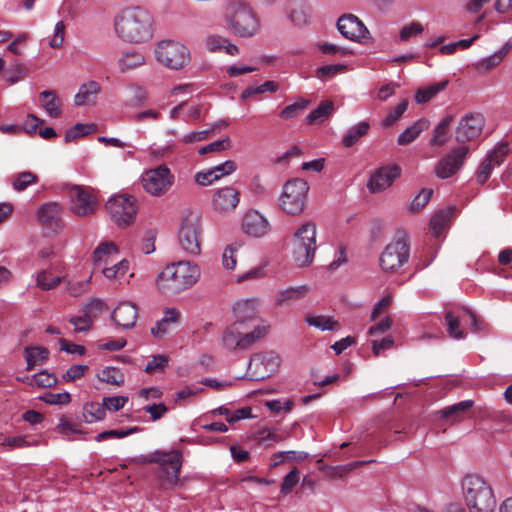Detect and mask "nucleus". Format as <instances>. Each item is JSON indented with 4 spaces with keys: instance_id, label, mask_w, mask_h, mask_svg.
<instances>
[{
    "instance_id": "f257e3e1",
    "label": "nucleus",
    "mask_w": 512,
    "mask_h": 512,
    "mask_svg": "<svg viewBox=\"0 0 512 512\" xmlns=\"http://www.w3.org/2000/svg\"><path fill=\"white\" fill-rule=\"evenodd\" d=\"M114 28L117 36L124 42L145 43L153 37L154 19L146 9L127 8L115 18Z\"/></svg>"
},
{
    "instance_id": "f03ea898",
    "label": "nucleus",
    "mask_w": 512,
    "mask_h": 512,
    "mask_svg": "<svg viewBox=\"0 0 512 512\" xmlns=\"http://www.w3.org/2000/svg\"><path fill=\"white\" fill-rule=\"evenodd\" d=\"M200 278V268L190 261L172 262L158 274L156 289L164 295H177L194 286Z\"/></svg>"
},
{
    "instance_id": "7ed1b4c3",
    "label": "nucleus",
    "mask_w": 512,
    "mask_h": 512,
    "mask_svg": "<svg viewBox=\"0 0 512 512\" xmlns=\"http://www.w3.org/2000/svg\"><path fill=\"white\" fill-rule=\"evenodd\" d=\"M461 491L469 512H495L497 501L494 491L483 477L465 475L461 480Z\"/></svg>"
},
{
    "instance_id": "20e7f679",
    "label": "nucleus",
    "mask_w": 512,
    "mask_h": 512,
    "mask_svg": "<svg viewBox=\"0 0 512 512\" xmlns=\"http://www.w3.org/2000/svg\"><path fill=\"white\" fill-rule=\"evenodd\" d=\"M132 461L136 464H159L161 467L160 485L165 490L172 489L179 484L182 454L178 450L170 452L157 450L150 455H140Z\"/></svg>"
},
{
    "instance_id": "39448f33",
    "label": "nucleus",
    "mask_w": 512,
    "mask_h": 512,
    "mask_svg": "<svg viewBox=\"0 0 512 512\" xmlns=\"http://www.w3.org/2000/svg\"><path fill=\"white\" fill-rule=\"evenodd\" d=\"M224 19L227 28L242 38H251L260 30V22L255 13L248 4L242 1L229 2Z\"/></svg>"
},
{
    "instance_id": "423d86ee",
    "label": "nucleus",
    "mask_w": 512,
    "mask_h": 512,
    "mask_svg": "<svg viewBox=\"0 0 512 512\" xmlns=\"http://www.w3.org/2000/svg\"><path fill=\"white\" fill-rule=\"evenodd\" d=\"M269 330L265 324L253 325V329L245 327L240 322H233L222 335L224 347L230 351L247 350L263 338Z\"/></svg>"
},
{
    "instance_id": "0eeeda50",
    "label": "nucleus",
    "mask_w": 512,
    "mask_h": 512,
    "mask_svg": "<svg viewBox=\"0 0 512 512\" xmlns=\"http://www.w3.org/2000/svg\"><path fill=\"white\" fill-rule=\"evenodd\" d=\"M317 226L314 222H306L299 226L293 234V258L298 266H308L313 262L316 245Z\"/></svg>"
},
{
    "instance_id": "6e6552de",
    "label": "nucleus",
    "mask_w": 512,
    "mask_h": 512,
    "mask_svg": "<svg viewBox=\"0 0 512 512\" xmlns=\"http://www.w3.org/2000/svg\"><path fill=\"white\" fill-rule=\"evenodd\" d=\"M308 191L309 186L303 179L288 180L283 185L279 197L280 208L289 215L301 214L305 208Z\"/></svg>"
},
{
    "instance_id": "1a4fd4ad",
    "label": "nucleus",
    "mask_w": 512,
    "mask_h": 512,
    "mask_svg": "<svg viewBox=\"0 0 512 512\" xmlns=\"http://www.w3.org/2000/svg\"><path fill=\"white\" fill-rule=\"evenodd\" d=\"M201 222L197 212L189 211L181 219L178 242L188 254L198 255L201 251Z\"/></svg>"
},
{
    "instance_id": "9d476101",
    "label": "nucleus",
    "mask_w": 512,
    "mask_h": 512,
    "mask_svg": "<svg viewBox=\"0 0 512 512\" xmlns=\"http://www.w3.org/2000/svg\"><path fill=\"white\" fill-rule=\"evenodd\" d=\"M155 53L157 60L172 70L183 69L191 60L188 48L182 43L172 40L160 42Z\"/></svg>"
},
{
    "instance_id": "9b49d317",
    "label": "nucleus",
    "mask_w": 512,
    "mask_h": 512,
    "mask_svg": "<svg viewBox=\"0 0 512 512\" xmlns=\"http://www.w3.org/2000/svg\"><path fill=\"white\" fill-rule=\"evenodd\" d=\"M66 189L70 204L69 208L74 215L89 217L95 214L98 208V200L92 188L81 185H68Z\"/></svg>"
},
{
    "instance_id": "f8f14e48",
    "label": "nucleus",
    "mask_w": 512,
    "mask_h": 512,
    "mask_svg": "<svg viewBox=\"0 0 512 512\" xmlns=\"http://www.w3.org/2000/svg\"><path fill=\"white\" fill-rule=\"evenodd\" d=\"M175 182V177L166 165L145 171L141 176L143 189L150 195L161 197L165 195Z\"/></svg>"
},
{
    "instance_id": "ddd939ff",
    "label": "nucleus",
    "mask_w": 512,
    "mask_h": 512,
    "mask_svg": "<svg viewBox=\"0 0 512 512\" xmlns=\"http://www.w3.org/2000/svg\"><path fill=\"white\" fill-rule=\"evenodd\" d=\"M112 221L120 227L131 225L137 213L136 200L130 195H116L106 203Z\"/></svg>"
},
{
    "instance_id": "4468645a",
    "label": "nucleus",
    "mask_w": 512,
    "mask_h": 512,
    "mask_svg": "<svg viewBox=\"0 0 512 512\" xmlns=\"http://www.w3.org/2000/svg\"><path fill=\"white\" fill-rule=\"evenodd\" d=\"M410 246L405 231L396 232L393 240L386 245V274L394 272L408 261Z\"/></svg>"
},
{
    "instance_id": "2eb2a0df",
    "label": "nucleus",
    "mask_w": 512,
    "mask_h": 512,
    "mask_svg": "<svg viewBox=\"0 0 512 512\" xmlns=\"http://www.w3.org/2000/svg\"><path fill=\"white\" fill-rule=\"evenodd\" d=\"M447 331L451 338L460 340L465 338L466 334L462 329L463 325L470 324L475 332L481 331L482 323H480L475 314L466 308H462L457 312L448 311L445 315Z\"/></svg>"
},
{
    "instance_id": "dca6fc26",
    "label": "nucleus",
    "mask_w": 512,
    "mask_h": 512,
    "mask_svg": "<svg viewBox=\"0 0 512 512\" xmlns=\"http://www.w3.org/2000/svg\"><path fill=\"white\" fill-rule=\"evenodd\" d=\"M280 364V357L274 352L255 354L249 362L251 379L263 380L273 374Z\"/></svg>"
},
{
    "instance_id": "f3484780",
    "label": "nucleus",
    "mask_w": 512,
    "mask_h": 512,
    "mask_svg": "<svg viewBox=\"0 0 512 512\" xmlns=\"http://www.w3.org/2000/svg\"><path fill=\"white\" fill-rule=\"evenodd\" d=\"M469 150L466 146H459L440 159L434 167L436 176L447 179L456 174L462 167Z\"/></svg>"
},
{
    "instance_id": "a211bd4d",
    "label": "nucleus",
    "mask_w": 512,
    "mask_h": 512,
    "mask_svg": "<svg viewBox=\"0 0 512 512\" xmlns=\"http://www.w3.org/2000/svg\"><path fill=\"white\" fill-rule=\"evenodd\" d=\"M340 34L354 42H362L369 34L363 22L353 14H344L337 21Z\"/></svg>"
},
{
    "instance_id": "6ab92c4d",
    "label": "nucleus",
    "mask_w": 512,
    "mask_h": 512,
    "mask_svg": "<svg viewBox=\"0 0 512 512\" xmlns=\"http://www.w3.org/2000/svg\"><path fill=\"white\" fill-rule=\"evenodd\" d=\"M484 123V117L481 114L466 115L457 126L456 140L460 143L474 140L481 134Z\"/></svg>"
},
{
    "instance_id": "aec40b11",
    "label": "nucleus",
    "mask_w": 512,
    "mask_h": 512,
    "mask_svg": "<svg viewBox=\"0 0 512 512\" xmlns=\"http://www.w3.org/2000/svg\"><path fill=\"white\" fill-rule=\"evenodd\" d=\"M258 302L255 299L240 300L233 307L235 321L253 329V325L264 324L258 319L257 314Z\"/></svg>"
},
{
    "instance_id": "412c9836",
    "label": "nucleus",
    "mask_w": 512,
    "mask_h": 512,
    "mask_svg": "<svg viewBox=\"0 0 512 512\" xmlns=\"http://www.w3.org/2000/svg\"><path fill=\"white\" fill-rule=\"evenodd\" d=\"M508 153V147L505 144L497 145L492 151H490L485 159L480 164L477 181L480 184H484L490 177L493 169L499 166L505 159Z\"/></svg>"
},
{
    "instance_id": "4be33fe9",
    "label": "nucleus",
    "mask_w": 512,
    "mask_h": 512,
    "mask_svg": "<svg viewBox=\"0 0 512 512\" xmlns=\"http://www.w3.org/2000/svg\"><path fill=\"white\" fill-rule=\"evenodd\" d=\"M63 209L57 202H48L43 204L37 212L38 220L53 231H58L63 227L62 220Z\"/></svg>"
},
{
    "instance_id": "5701e85b",
    "label": "nucleus",
    "mask_w": 512,
    "mask_h": 512,
    "mask_svg": "<svg viewBox=\"0 0 512 512\" xmlns=\"http://www.w3.org/2000/svg\"><path fill=\"white\" fill-rule=\"evenodd\" d=\"M242 227L245 233L253 237H262L270 230L268 220L255 210H251L245 214Z\"/></svg>"
},
{
    "instance_id": "b1692460",
    "label": "nucleus",
    "mask_w": 512,
    "mask_h": 512,
    "mask_svg": "<svg viewBox=\"0 0 512 512\" xmlns=\"http://www.w3.org/2000/svg\"><path fill=\"white\" fill-rule=\"evenodd\" d=\"M239 193L233 187H225L218 190L213 196L214 209L219 212L234 210L239 203Z\"/></svg>"
},
{
    "instance_id": "393cba45",
    "label": "nucleus",
    "mask_w": 512,
    "mask_h": 512,
    "mask_svg": "<svg viewBox=\"0 0 512 512\" xmlns=\"http://www.w3.org/2000/svg\"><path fill=\"white\" fill-rule=\"evenodd\" d=\"M137 307L130 302L120 303L112 312V319L123 329H131L137 320Z\"/></svg>"
},
{
    "instance_id": "a878e982",
    "label": "nucleus",
    "mask_w": 512,
    "mask_h": 512,
    "mask_svg": "<svg viewBox=\"0 0 512 512\" xmlns=\"http://www.w3.org/2000/svg\"><path fill=\"white\" fill-rule=\"evenodd\" d=\"M163 317L151 327V334L158 339L163 338L170 332L171 325L177 324L180 320V312L173 307L165 308Z\"/></svg>"
},
{
    "instance_id": "bb28decb",
    "label": "nucleus",
    "mask_w": 512,
    "mask_h": 512,
    "mask_svg": "<svg viewBox=\"0 0 512 512\" xmlns=\"http://www.w3.org/2000/svg\"><path fill=\"white\" fill-rule=\"evenodd\" d=\"M309 293L307 285L291 286L278 290L275 294L274 303L277 307L288 306L294 301L304 298Z\"/></svg>"
},
{
    "instance_id": "cd10ccee",
    "label": "nucleus",
    "mask_w": 512,
    "mask_h": 512,
    "mask_svg": "<svg viewBox=\"0 0 512 512\" xmlns=\"http://www.w3.org/2000/svg\"><path fill=\"white\" fill-rule=\"evenodd\" d=\"M103 302L99 299H92L84 308V315L70 318L69 322L74 326L76 332L88 331L92 326L91 313L94 309H102Z\"/></svg>"
},
{
    "instance_id": "c85d7f7f",
    "label": "nucleus",
    "mask_w": 512,
    "mask_h": 512,
    "mask_svg": "<svg viewBox=\"0 0 512 512\" xmlns=\"http://www.w3.org/2000/svg\"><path fill=\"white\" fill-rule=\"evenodd\" d=\"M100 90V85L96 81H89L81 85L78 93L74 97V104L76 106L94 104Z\"/></svg>"
},
{
    "instance_id": "c756f323",
    "label": "nucleus",
    "mask_w": 512,
    "mask_h": 512,
    "mask_svg": "<svg viewBox=\"0 0 512 512\" xmlns=\"http://www.w3.org/2000/svg\"><path fill=\"white\" fill-rule=\"evenodd\" d=\"M473 404L472 400H464L441 409L438 414L441 418L455 423L464 418V415L472 408Z\"/></svg>"
},
{
    "instance_id": "7c9ffc66",
    "label": "nucleus",
    "mask_w": 512,
    "mask_h": 512,
    "mask_svg": "<svg viewBox=\"0 0 512 512\" xmlns=\"http://www.w3.org/2000/svg\"><path fill=\"white\" fill-rule=\"evenodd\" d=\"M447 85L448 80H442L422 86L416 90L414 100L417 104H425L433 99L438 93L445 90Z\"/></svg>"
},
{
    "instance_id": "2f4dec72",
    "label": "nucleus",
    "mask_w": 512,
    "mask_h": 512,
    "mask_svg": "<svg viewBox=\"0 0 512 512\" xmlns=\"http://www.w3.org/2000/svg\"><path fill=\"white\" fill-rule=\"evenodd\" d=\"M429 121L421 118L414 122L411 126L407 127L397 139L399 145H407L413 142L423 131L428 129Z\"/></svg>"
},
{
    "instance_id": "473e14b6",
    "label": "nucleus",
    "mask_w": 512,
    "mask_h": 512,
    "mask_svg": "<svg viewBox=\"0 0 512 512\" xmlns=\"http://www.w3.org/2000/svg\"><path fill=\"white\" fill-rule=\"evenodd\" d=\"M367 335L374 355L379 356L384 349V319H379L376 324L372 325L368 329Z\"/></svg>"
},
{
    "instance_id": "72a5a7b5",
    "label": "nucleus",
    "mask_w": 512,
    "mask_h": 512,
    "mask_svg": "<svg viewBox=\"0 0 512 512\" xmlns=\"http://www.w3.org/2000/svg\"><path fill=\"white\" fill-rule=\"evenodd\" d=\"M452 122L453 117L447 115L436 125L431 138L432 146L441 147L447 143Z\"/></svg>"
},
{
    "instance_id": "f704fd0d",
    "label": "nucleus",
    "mask_w": 512,
    "mask_h": 512,
    "mask_svg": "<svg viewBox=\"0 0 512 512\" xmlns=\"http://www.w3.org/2000/svg\"><path fill=\"white\" fill-rule=\"evenodd\" d=\"M369 128L370 125L366 121L359 122L349 128L342 137L343 146L346 148L352 147L361 139V137L368 133Z\"/></svg>"
},
{
    "instance_id": "c9c22d12",
    "label": "nucleus",
    "mask_w": 512,
    "mask_h": 512,
    "mask_svg": "<svg viewBox=\"0 0 512 512\" xmlns=\"http://www.w3.org/2000/svg\"><path fill=\"white\" fill-rule=\"evenodd\" d=\"M42 100V107L45 109L47 114L51 117H58L61 114V102L56 95L55 91L45 90L40 93Z\"/></svg>"
},
{
    "instance_id": "e433bc0d",
    "label": "nucleus",
    "mask_w": 512,
    "mask_h": 512,
    "mask_svg": "<svg viewBox=\"0 0 512 512\" xmlns=\"http://www.w3.org/2000/svg\"><path fill=\"white\" fill-rule=\"evenodd\" d=\"M287 14L289 19L297 25H302L307 21L306 7L302 0H289Z\"/></svg>"
},
{
    "instance_id": "4c0bfd02",
    "label": "nucleus",
    "mask_w": 512,
    "mask_h": 512,
    "mask_svg": "<svg viewBox=\"0 0 512 512\" xmlns=\"http://www.w3.org/2000/svg\"><path fill=\"white\" fill-rule=\"evenodd\" d=\"M48 354V350L43 347L25 348V359L27 362L26 370H31L35 366L44 363L48 358Z\"/></svg>"
},
{
    "instance_id": "58836bf2",
    "label": "nucleus",
    "mask_w": 512,
    "mask_h": 512,
    "mask_svg": "<svg viewBox=\"0 0 512 512\" xmlns=\"http://www.w3.org/2000/svg\"><path fill=\"white\" fill-rule=\"evenodd\" d=\"M12 187L17 192L24 191L28 186L38 182V176L30 171L17 173L10 177Z\"/></svg>"
},
{
    "instance_id": "ea45409f",
    "label": "nucleus",
    "mask_w": 512,
    "mask_h": 512,
    "mask_svg": "<svg viewBox=\"0 0 512 512\" xmlns=\"http://www.w3.org/2000/svg\"><path fill=\"white\" fill-rule=\"evenodd\" d=\"M511 45L510 43H506L499 51L495 52L493 55H490L489 57H486L482 60H480L477 63V68L479 70L487 71L497 65H499L503 58L508 54L510 51Z\"/></svg>"
},
{
    "instance_id": "a19ab883",
    "label": "nucleus",
    "mask_w": 512,
    "mask_h": 512,
    "mask_svg": "<svg viewBox=\"0 0 512 512\" xmlns=\"http://www.w3.org/2000/svg\"><path fill=\"white\" fill-rule=\"evenodd\" d=\"M22 381L27 382L32 386L49 388L55 386L58 382V379L53 373L42 371L41 373L35 374L31 377H24Z\"/></svg>"
},
{
    "instance_id": "79ce46f5",
    "label": "nucleus",
    "mask_w": 512,
    "mask_h": 512,
    "mask_svg": "<svg viewBox=\"0 0 512 512\" xmlns=\"http://www.w3.org/2000/svg\"><path fill=\"white\" fill-rule=\"evenodd\" d=\"M334 104L332 101H322L317 108H315L307 117V122L313 124L315 122H323L333 112Z\"/></svg>"
},
{
    "instance_id": "37998d69",
    "label": "nucleus",
    "mask_w": 512,
    "mask_h": 512,
    "mask_svg": "<svg viewBox=\"0 0 512 512\" xmlns=\"http://www.w3.org/2000/svg\"><path fill=\"white\" fill-rule=\"evenodd\" d=\"M121 71L134 69L145 63V57L136 51H128L123 53L118 61Z\"/></svg>"
},
{
    "instance_id": "c03bdc74",
    "label": "nucleus",
    "mask_w": 512,
    "mask_h": 512,
    "mask_svg": "<svg viewBox=\"0 0 512 512\" xmlns=\"http://www.w3.org/2000/svg\"><path fill=\"white\" fill-rule=\"evenodd\" d=\"M278 89H279V84L277 82L266 81L261 85L249 86V87L245 88L242 91L240 98H241V100L246 101L253 95L263 94L265 92L275 93Z\"/></svg>"
},
{
    "instance_id": "a18cd8bd",
    "label": "nucleus",
    "mask_w": 512,
    "mask_h": 512,
    "mask_svg": "<svg viewBox=\"0 0 512 512\" xmlns=\"http://www.w3.org/2000/svg\"><path fill=\"white\" fill-rule=\"evenodd\" d=\"M105 407L99 403H86L83 407V418L87 423H93L105 418Z\"/></svg>"
},
{
    "instance_id": "49530a36",
    "label": "nucleus",
    "mask_w": 512,
    "mask_h": 512,
    "mask_svg": "<svg viewBox=\"0 0 512 512\" xmlns=\"http://www.w3.org/2000/svg\"><path fill=\"white\" fill-rule=\"evenodd\" d=\"M98 379L108 384L121 386L124 383V374L117 368L106 367L98 373Z\"/></svg>"
},
{
    "instance_id": "de8ad7c7",
    "label": "nucleus",
    "mask_w": 512,
    "mask_h": 512,
    "mask_svg": "<svg viewBox=\"0 0 512 512\" xmlns=\"http://www.w3.org/2000/svg\"><path fill=\"white\" fill-rule=\"evenodd\" d=\"M306 322L310 326L317 327L322 331H333L338 329L339 324L337 321L333 320L330 317L325 316H308L306 317Z\"/></svg>"
},
{
    "instance_id": "09e8293b",
    "label": "nucleus",
    "mask_w": 512,
    "mask_h": 512,
    "mask_svg": "<svg viewBox=\"0 0 512 512\" xmlns=\"http://www.w3.org/2000/svg\"><path fill=\"white\" fill-rule=\"evenodd\" d=\"M450 213V211L440 210L431 218L430 228L436 237L446 228Z\"/></svg>"
},
{
    "instance_id": "8fccbe9b",
    "label": "nucleus",
    "mask_w": 512,
    "mask_h": 512,
    "mask_svg": "<svg viewBox=\"0 0 512 512\" xmlns=\"http://www.w3.org/2000/svg\"><path fill=\"white\" fill-rule=\"evenodd\" d=\"M139 431H141V428L138 426L130 427L127 429L107 430L96 435L95 440L97 442H101L110 438H124Z\"/></svg>"
},
{
    "instance_id": "3c124183",
    "label": "nucleus",
    "mask_w": 512,
    "mask_h": 512,
    "mask_svg": "<svg viewBox=\"0 0 512 512\" xmlns=\"http://www.w3.org/2000/svg\"><path fill=\"white\" fill-rule=\"evenodd\" d=\"M368 462L369 461H354V462L347 463L344 465L327 467L326 468L328 471L327 474L331 477L341 478V477L347 475L348 473H350L351 471H353L354 469H356Z\"/></svg>"
},
{
    "instance_id": "603ef678",
    "label": "nucleus",
    "mask_w": 512,
    "mask_h": 512,
    "mask_svg": "<svg viewBox=\"0 0 512 512\" xmlns=\"http://www.w3.org/2000/svg\"><path fill=\"white\" fill-rule=\"evenodd\" d=\"M129 269V262L125 259L119 261L117 264L104 268L102 273L107 279H119L123 277Z\"/></svg>"
},
{
    "instance_id": "864d4df0",
    "label": "nucleus",
    "mask_w": 512,
    "mask_h": 512,
    "mask_svg": "<svg viewBox=\"0 0 512 512\" xmlns=\"http://www.w3.org/2000/svg\"><path fill=\"white\" fill-rule=\"evenodd\" d=\"M61 282V277L52 276L48 271H41L37 275V286L42 290H51L56 288Z\"/></svg>"
},
{
    "instance_id": "5fc2aeb1",
    "label": "nucleus",
    "mask_w": 512,
    "mask_h": 512,
    "mask_svg": "<svg viewBox=\"0 0 512 512\" xmlns=\"http://www.w3.org/2000/svg\"><path fill=\"white\" fill-rule=\"evenodd\" d=\"M113 253H117L116 245L111 241L103 242L94 250V262L106 261V257Z\"/></svg>"
},
{
    "instance_id": "6e6d98bb",
    "label": "nucleus",
    "mask_w": 512,
    "mask_h": 512,
    "mask_svg": "<svg viewBox=\"0 0 512 512\" xmlns=\"http://www.w3.org/2000/svg\"><path fill=\"white\" fill-rule=\"evenodd\" d=\"M241 247L239 243H233L227 246L222 255L223 266L228 270H233L236 266V252Z\"/></svg>"
},
{
    "instance_id": "4d7b16f0",
    "label": "nucleus",
    "mask_w": 512,
    "mask_h": 512,
    "mask_svg": "<svg viewBox=\"0 0 512 512\" xmlns=\"http://www.w3.org/2000/svg\"><path fill=\"white\" fill-rule=\"evenodd\" d=\"M408 105V100L402 99L395 107H390L388 113H386V126L398 121L407 110Z\"/></svg>"
},
{
    "instance_id": "13d9d810",
    "label": "nucleus",
    "mask_w": 512,
    "mask_h": 512,
    "mask_svg": "<svg viewBox=\"0 0 512 512\" xmlns=\"http://www.w3.org/2000/svg\"><path fill=\"white\" fill-rule=\"evenodd\" d=\"M169 358L166 355L159 354L154 356L145 367V372L147 373H155V372H161L163 371L167 364H168Z\"/></svg>"
},
{
    "instance_id": "bf43d9fd",
    "label": "nucleus",
    "mask_w": 512,
    "mask_h": 512,
    "mask_svg": "<svg viewBox=\"0 0 512 512\" xmlns=\"http://www.w3.org/2000/svg\"><path fill=\"white\" fill-rule=\"evenodd\" d=\"M91 128V125L77 123L65 133L64 141L69 143L78 137L85 136L90 133Z\"/></svg>"
},
{
    "instance_id": "052dcab7",
    "label": "nucleus",
    "mask_w": 512,
    "mask_h": 512,
    "mask_svg": "<svg viewBox=\"0 0 512 512\" xmlns=\"http://www.w3.org/2000/svg\"><path fill=\"white\" fill-rule=\"evenodd\" d=\"M300 479V473L297 468L291 470L284 478L281 484V493L288 494L297 485Z\"/></svg>"
},
{
    "instance_id": "680f3d73",
    "label": "nucleus",
    "mask_w": 512,
    "mask_h": 512,
    "mask_svg": "<svg viewBox=\"0 0 512 512\" xmlns=\"http://www.w3.org/2000/svg\"><path fill=\"white\" fill-rule=\"evenodd\" d=\"M384 168L379 167L370 177L367 187L371 193L380 192L384 185Z\"/></svg>"
},
{
    "instance_id": "e2e57ef3",
    "label": "nucleus",
    "mask_w": 512,
    "mask_h": 512,
    "mask_svg": "<svg viewBox=\"0 0 512 512\" xmlns=\"http://www.w3.org/2000/svg\"><path fill=\"white\" fill-rule=\"evenodd\" d=\"M231 142L229 137L214 141L199 149V154L204 155L212 152H219L230 148Z\"/></svg>"
},
{
    "instance_id": "0e129e2a",
    "label": "nucleus",
    "mask_w": 512,
    "mask_h": 512,
    "mask_svg": "<svg viewBox=\"0 0 512 512\" xmlns=\"http://www.w3.org/2000/svg\"><path fill=\"white\" fill-rule=\"evenodd\" d=\"M346 69L345 65L342 64H333L322 66L317 70V77L322 80H329L336 74L344 71Z\"/></svg>"
},
{
    "instance_id": "69168bd1",
    "label": "nucleus",
    "mask_w": 512,
    "mask_h": 512,
    "mask_svg": "<svg viewBox=\"0 0 512 512\" xmlns=\"http://www.w3.org/2000/svg\"><path fill=\"white\" fill-rule=\"evenodd\" d=\"M88 370V366L87 365H81V364H77V365H72L63 375H62V379L63 381L65 382H73V381H76L78 379H80L81 377L84 376L85 372Z\"/></svg>"
},
{
    "instance_id": "338daca9",
    "label": "nucleus",
    "mask_w": 512,
    "mask_h": 512,
    "mask_svg": "<svg viewBox=\"0 0 512 512\" xmlns=\"http://www.w3.org/2000/svg\"><path fill=\"white\" fill-rule=\"evenodd\" d=\"M225 43H227V38L220 35L212 34L205 39V47L210 52L223 51Z\"/></svg>"
},
{
    "instance_id": "774afa93",
    "label": "nucleus",
    "mask_w": 512,
    "mask_h": 512,
    "mask_svg": "<svg viewBox=\"0 0 512 512\" xmlns=\"http://www.w3.org/2000/svg\"><path fill=\"white\" fill-rule=\"evenodd\" d=\"M127 401L128 397L125 396L104 397L102 400L105 411H118L124 407Z\"/></svg>"
}]
</instances>
